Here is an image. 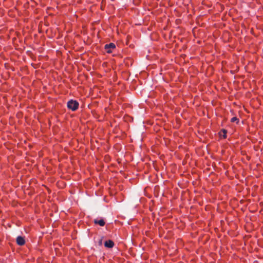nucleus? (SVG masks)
Masks as SVG:
<instances>
[{"label":"nucleus","instance_id":"1","mask_svg":"<svg viewBox=\"0 0 263 263\" xmlns=\"http://www.w3.org/2000/svg\"><path fill=\"white\" fill-rule=\"evenodd\" d=\"M79 104L76 100H70L67 102V107L72 111L76 110L79 107Z\"/></svg>","mask_w":263,"mask_h":263},{"label":"nucleus","instance_id":"2","mask_svg":"<svg viewBox=\"0 0 263 263\" xmlns=\"http://www.w3.org/2000/svg\"><path fill=\"white\" fill-rule=\"evenodd\" d=\"M116 48V46L115 44L112 43H110L108 44H106L105 45V49L106 50V52L107 53H111L112 52V49H114Z\"/></svg>","mask_w":263,"mask_h":263},{"label":"nucleus","instance_id":"3","mask_svg":"<svg viewBox=\"0 0 263 263\" xmlns=\"http://www.w3.org/2000/svg\"><path fill=\"white\" fill-rule=\"evenodd\" d=\"M16 243L19 246H23L25 243V240L23 237L18 236L16 238Z\"/></svg>","mask_w":263,"mask_h":263},{"label":"nucleus","instance_id":"4","mask_svg":"<svg viewBox=\"0 0 263 263\" xmlns=\"http://www.w3.org/2000/svg\"><path fill=\"white\" fill-rule=\"evenodd\" d=\"M104 246L108 248H111L114 246V242L111 240H107L104 243Z\"/></svg>","mask_w":263,"mask_h":263},{"label":"nucleus","instance_id":"5","mask_svg":"<svg viewBox=\"0 0 263 263\" xmlns=\"http://www.w3.org/2000/svg\"><path fill=\"white\" fill-rule=\"evenodd\" d=\"M94 223H96V224H99L100 226H104L105 225V221H104L103 219H100V220H98V219H95L94 220Z\"/></svg>","mask_w":263,"mask_h":263},{"label":"nucleus","instance_id":"6","mask_svg":"<svg viewBox=\"0 0 263 263\" xmlns=\"http://www.w3.org/2000/svg\"><path fill=\"white\" fill-rule=\"evenodd\" d=\"M231 121L232 122H236L237 123H238L239 122V119L237 117H234L231 119Z\"/></svg>","mask_w":263,"mask_h":263},{"label":"nucleus","instance_id":"7","mask_svg":"<svg viewBox=\"0 0 263 263\" xmlns=\"http://www.w3.org/2000/svg\"><path fill=\"white\" fill-rule=\"evenodd\" d=\"M221 131L222 132V133H223V137L224 138H226L227 137V130L226 129H222Z\"/></svg>","mask_w":263,"mask_h":263}]
</instances>
